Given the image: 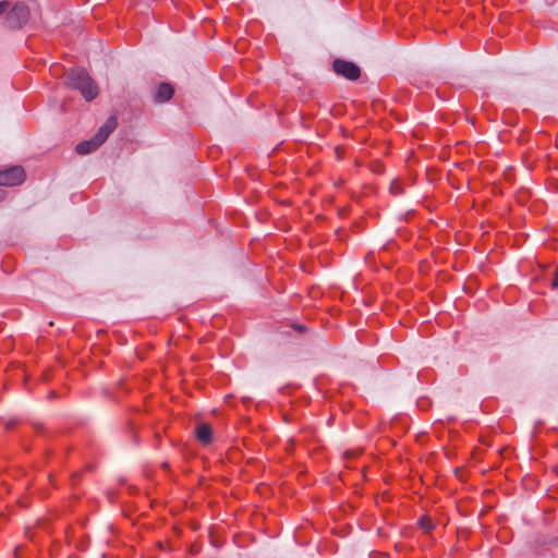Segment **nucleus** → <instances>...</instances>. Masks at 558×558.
Instances as JSON below:
<instances>
[{
	"instance_id": "7ed1b4c3",
	"label": "nucleus",
	"mask_w": 558,
	"mask_h": 558,
	"mask_svg": "<svg viewBox=\"0 0 558 558\" xmlns=\"http://www.w3.org/2000/svg\"><path fill=\"white\" fill-rule=\"evenodd\" d=\"M29 19V9L23 2H17L7 15V24L11 28H21Z\"/></svg>"
},
{
	"instance_id": "f257e3e1",
	"label": "nucleus",
	"mask_w": 558,
	"mask_h": 558,
	"mask_svg": "<svg viewBox=\"0 0 558 558\" xmlns=\"http://www.w3.org/2000/svg\"><path fill=\"white\" fill-rule=\"evenodd\" d=\"M66 84L74 89L80 90L87 101L94 100L99 93L96 82L84 69H72L66 76Z\"/></svg>"
},
{
	"instance_id": "423d86ee",
	"label": "nucleus",
	"mask_w": 558,
	"mask_h": 558,
	"mask_svg": "<svg viewBox=\"0 0 558 558\" xmlns=\"http://www.w3.org/2000/svg\"><path fill=\"white\" fill-rule=\"evenodd\" d=\"M173 95V88L171 85L162 83L156 90L155 100L157 102L168 101Z\"/></svg>"
},
{
	"instance_id": "1a4fd4ad",
	"label": "nucleus",
	"mask_w": 558,
	"mask_h": 558,
	"mask_svg": "<svg viewBox=\"0 0 558 558\" xmlns=\"http://www.w3.org/2000/svg\"><path fill=\"white\" fill-rule=\"evenodd\" d=\"M10 3L9 1L7 0H3V1H0V15L7 11V9L9 8Z\"/></svg>"
},
{
	"instance_id": "0eeeda50",
	"label": "nucleus",
	"mask_w": 558,
	"mask_h": 558,
	"mask_svg": "<svg viewBox=\"0 0 558 558\" xmlns=\"http://www.w3.org/2000/svg\"><path fill=\"white\" fill-rule=\"evenodd\" d=\"M196 437L199 441L207 445L211 441V428L208 424H201L196 428Z\"/></svg>"
},
{
	"instance_id": "6e6552de",
	"label": "nucleus",
	"mask_w": 558,
	"mask_h": 558,
	"mask_svg": "<svg viewBox=\"0 0 558 558\" xmlns=\"http://www.w3.org/2000/svg\"><path fill=\"white\" fill-rule=\"evenodd\" d=\"M420 526L425 530L426 532H429L434 529V523L430 518L428 517H422L420 519Z\"/></svg>"
},
{
	"instance_id": "f03ea898",
	"label": "nucleus",
	"mask_w": 558,
	"mask_h": 558,
	"mask_svg": "<svg viewBox=\"0 0 558 558\" xmlns=\"http://www.w3.org/2000/svg\"><path fill=\"white\" fill-rule=\"evenodd\" d=\"M116 126L117 119L114 117H110L90 140L83 141L76 145V153L80 155H86L96 150L102 143H105Z\"/></svg>"
},
{
	"instance_id": "39448f33",
	"label": "nucleus",
	"mask_w": 558,
	"mask_h": 558,
	"mask_svg": "<svg viewBox=\"0 0 558 558\" xmlns=\"http://www.w3.org/2000/svg\"><path fill=\"white\" fill-rule=\"evenodd\" d=\"M24 170L22 167H12L10 169L0 171V185L14 186L24 181Z\"/></svg>"
},
{
	"instance_id": "9d476101",
	"label": "nucleus",
	"mask_w": 558,
	"mask_h": 558,
	"mask_svg": "<svg viewBox=\"0 0 558 558\" xmlns=\"http://www.w3.org/2000/svg\"><path fill=\"white\" fill-rule=\"evenodd\" d=\"M551 286H553V288H558V267H557L556 276H555V279L553 280Z\"/></svg>"
},
{
	"instance_id": "20e7f679",
	"label": "nucleus",
	"mask_w": 558,
	"mask_h": 558,
	"mask_svg": "<svg viewBox=\"0 0 558 558\" xmlns=\"http://www.w3.org/2000/svg\"><path fill=\"white\" fill-rule=\"evenodd\" d=\"M333 70L337 74L352 81L357 80L361 74L360 68L355 63L342 59L333 61Z\"/></svg>"
}]
</instances>
